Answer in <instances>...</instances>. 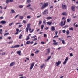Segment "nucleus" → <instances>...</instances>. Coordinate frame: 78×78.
Wrapping results in <instances>:
<instances>
[{"mask_svg":"<svg viewBox=\"0 0 78 78\" xmlns=\"http://www.w3.org/2000/svg\"><path fill=\"white\" fill-rule=\"evenodd\" d=\"M62 8L63 9H66L67 8V6H66V5L62 4Z\"/></svg>","mask_w":78,"mask_h":78,"instance_id":"nucleus-5","label":"nucleus"},{"mask_svg":"<svg viewBox=\"0 0 78 78\" xmlns=\"http://www.w3.org/2000/svg\"><path fill=\"white\" fill-rule=\"evenodd\" d=\"M44 25H42L41 26V29L42 30H43L44 28Z\"/></svg>","mask_w":78,"mask_h":78,"instance_id":"nucleus-30","label":"nucleus"},{"mask_svg":"<svg viewBox=\"0 0 78 78\" xmlns=\"http://www.w3.org/2000/svg\"><path fill=\"white\" fill-rule=\"evenodd\" d=\"M21 51L20 50L17 52V54H19V55H20L21 53Z\"/></svg>","mask_w":78,"mask_h":78,"instance_id":"nucleus-16","label":"nucleus"},{"mask_svg":"<svg viewBox=\"0 0 78 78\" xmlns=\"http://www.w3.org/2000/svg\"><path fill=\"white\" fill-rule=\"evenodd\" d=\"M75 7L74 5H73L71 6V10L73 11H75Z\"/></svg>","mask_w":78,"mask_h":78,"instance_id":"nucleus-8","label":"nucleus"},{"mask_svg":"<svg viewBox=\"0 0 78 78\" xmlns=\"http://www.w3.org/2000/svg\"><path fill=\"white\" fill-rule=\"evenodd\" d=\"M61 62L59 61L58 62H56L55 65H56V66H58L60 64H61Z\"/></svg>","mask_w":78,"mask_h":78,"instance_id":"nucleus-6","label":"nucleus"},{"mask_svg":"<svg viewBox=\"0 0 78 78\" xmlns=\"http://www.w3.org/2000/svg\"><path fill=\"white\" fill-rule=\"evenodd\" d=\"M41 23H42V21H39V23L38 25H41Z\"/></svg>","mask_w":78,"mask_h":78,"instance_id":"nucleus-44","label":"nucleus"},{"mask_svg":"<svg viewBox=\"0 0 78 78\" xmlns=\"http://www.w3.org/2000/svg\"><path fill=\"white\" fill-rule=\"evenodd\" d=\"M44 64H44L42 65L41 66V69H42V68L43 67H44Z\"/></svg>","mask_w":78,"mask_h":78,"instance_id":"nucleus-41","label":"nucleus"},{"mask_svg":"<svg viewBox=\"0 0 78 78\" xmlns=\"http://www.w3.org/2000/svg\"><path fill=\"white\" fill-rule=\"evenodd\" d=\"M33 31H34V29H32V31H30V33H33Z\"/></svg>","mask_w":78,"mask_h":78,"instance_id":"nucleus-56","label":"nucleus"},{"mask_svg":"<svg viewBox=\"0 0 78 78\" xmlns=\"http://www.w3.org/2000/svg\"><path fill=\"white\" fill-rule=\"evenodd\" d=\"M19 24H21V23H20V22H19L16 23V25H19Z\"/></svg>","mask_w":78,"mask_h":78,"instance_id":"nucleus-51","label":"nucleus"},{"mask_svg":"<svg viewBox=\"0 0 78 78\" xmlns=\"http://www.w3.org/2000/svg\"><path fill=\"white\" fill-rule=\"evenodd\" d=\"M8 34H9V33H6L5 34H4V36H6L7 35H8Z\"/></svg>","mask_w":78,"mask_h":78,"instance_id":"nucleus-33","label":"nucleus"},{"mask_svg":"<svg viewBox=\"0 0 78 78\" xmlns=\"http://www.w3.org/2000/svg\"><path fill=\"white\" fill-rule=\"evenodd\" d=\"M55 35L56 36H57V35H58V31L55 32Z\"/></svg>","mask_w":78,"mask_h":78,"instance_id":"nucleus-62","label":"nucleus"},{"mask_svg":"<svg viewBox=\"0 0 78 78\" xmlns=\"http://www.w3.org/2000/svg\"><path fill=\"white\" fill-rule=\"evenodd\" d=\"M62 32L63 33H66V30H63Z\"/></svg>","mask_w":78,"mask_h":78,"instance_id":"nucleus-48","label":"nucleus"},{"mask_svg":"<svg viewBox=\"0 0 78 78\" xmlns=\"http://www.w3.org/2000/svg\"><path fill=\"white\" fill-rule=\"evenodd\" d=\"M22 25H19V27H18V28H20V27H22Z\"/></svg>","mask_w":78,"mask_h":78,"instance_id":"nucleus-59","label":"nucleus"},{"mask_svg":"<svg viewBox=\"0 0 78 78\" xmlns=\"http://www.w3.org/2000/svg\"><path fill=\"white\" fill-rule=\"evenodd\" d=\"M29 39H30V37L27 36V38L26 39V41H28V40H29Z\"/></svg>","mask_w":78,"mask_h":78,"instance_id":"nucleus-37","label":"nucleus"},{"mask_svg":"<svg viewBox=\"0 0 78 78\" xmlns=\"http://www.w3.org/2000/svg\"><path fill=\"white\" fill-rule=\"evenodd\" d=\"M61 41H62V44H65V40H62Z\"/></svg>","mask_w":78,"mask_h":78,"instance_id":"nucleus-20","label":"nucleus"},{"mask_svg":"<svg viewBox=\"0 0 78 78\" xmlns=\"http://www.w3.org/2000/svg\"><path fill=\"white\" fill-rule=\"evenodd\" d=\"M46 23L47 24V25H51L52 23V22H46Z\"/></svg>","mask_w":78,"mask_h":78,"instance_id":"nucleus-10","label":"nucleus"},{"mask_svg":"<svg viewBox=\"0 0 78 78\" xmlns=\"http://www.w3.org/2000/svg\"><path fill=\"white\" fill-rule=\"evenodd\" d=\"M66 33L67 34V35H69V33H70V31H69V30H67L66 31Z\"/></svg>","mask_w":78,"mask_h":78,"instance_id":"nucleus-22","label":"nucleus"},{"mask_svg":"<svg viewBox=\"0 0 78 78\" xmlns=\"http://www.w3.org/2000/svg\"><path fill=\"white\" fill-rule=\"evenodd\" d=\"M47 19H52V17H48L46 18Z\"/></svg>","mask_w":78,"mask_h":78,"instance_id":"nucleus-35","label":"nucleus"},{"mask_svg":"<svg viewBox=\"0 0 78 78\" xmlns=\"http://www.w3.org/2000/svg\"><path fill=\"white\" fill-rule=\"evenodd\" d=\"M28 29H29V28H28V27L26 28V32H28Z\"/></svg>","mask_w":78,"mask_h":78,"instance_id":"nucleus-27","label":"nucleus"},{"mask_svg":"<svg viewBox=\"0 0 78 78\" xmlns=\"http://www.w3.org/2000/svg\"><path fill=\"white\" fill-rule=\"evenodd\" d=\"M13 41H10L9 42H8L7 43L8 44H12V42Z\"/></svg>","mask_w":78,"mask_h":78,"instance_id":"nucleus-46","label":"nucleus"},{"mask_svg":"<svg viewBox=\"0 0 78 78\" xmlns=\"http://www.w3.org/2000/svg\"><path fill=\"white\" fill-rule=\"evenodd\" d=\"M31 2V0H27V1L26 3H30Z\"/></svg>","mask_w":78,"mask_h":78,"instance_id":"nucleus-15","label":"nucleus"},{"mask_svg":"<svg viewBox=\"0 0 78 78\" xmlns=\"http://www.w3.org/2000/svg\"><path fill=\"white\" fill-rule=\"evenodd\" d=\"M63 23H64L63 21H61V23H59L60 26H63Z\"/></svg>","mask_w":78,"mask_h":78,"instance_id":"nucleus-14","label":"nucleus"},{"mask_svg":"<svg viewBox=\"0 0 78 78\" xmlns=\"http://www.w3.org/2000/svg\"><path fill=\"white\" fill-rule=\"evenodd\" d=\"M5 55V52H3V53H1V55Z\"/></svg>","mask_w":78,"mask_h":78,"instance_id":"nucleus-38","label":"nucleus"},{"mask_svg":"<svg viewBox=\"0 0 78 78\" xmlns=\"http://www.w3.org/2000/svg\"><path fill=\"white\" fill-rule=\"evenodd\" d=\"M20 47V45H15L14 46V47H15V48H17L18 47Z\"/></svg>","mask_w":78,"mask_h":78,"instance_id":"nucleus-19","label":"nucleus"},{"mask_svg":"<svg viewBox=\"0 0 78 78\" xmlns=\"http://www.w3.org/2000/svg\"><path fill=\"white\" fill-rule=\"evenodd\" d=\"M58 42H56L55 43H53V44L54 45H58Z\"/></svg>","mask_w":78,"mask_h":78,"instance_id":"nucleus-17","label":"nucleus"},{"mask_svg":"<svg viewBox=\"0 0 78 78\" xmlns=\"http://www.w3.org/2000/svg\"><path fill=\"white\" fill-rule=\"evenodd\" d=\"M30 25H31V24L30 23L27 24V28H30Z\"/></svg>","mask_w":78,"mask_h":78,"instance_id":"nucleus-24","label":"nucleus"},{"mask_svg":"<svg viewBox=\"0 0 78 78\" xmlns=\"http://www.w3.org/2000/svg\"><path fill=\"white\" fill-rule=\"evenodd\" d=\"M14 64H15V62H12L10 65L9 66L10 67H12L14 66Z\"/></svg>","mask_w":78,"mask_h":78,"instance_id":"nucleus-11","label":"nucleus"},{"mask_svg":"<svg viewBox=\"0 0 78 78\" xmlns=\"http://www.w3.org/2000/svg\"><path fill=\"white\" fill-rule=\"evenodd\" d=\"M42 5L43 6L41 7V9H44V8H45V7L47 6L48 5V3L47 2L45 3H44Z\"/></svg>","mask_w":78,"mask_h":78,"instance_id":"nucleus-1","label":"nucleus"},{"mask_svg":"<svg viewBox=\"0 0 78 78\" xmlns=\"http://www.w3.org/2000/svg\"><path fill=\"white\" fill-rule=\"evenodd\" d=\"M22 34H20L19 36V39H21L22 38Z\"/></svg>","mask_w":78,"mask_h":78,"instance_id":"nucleus-29","label":"nucleus"},{"mask_svg":"<svg viewBox=\"0 0 78 78\" xmlns=\"http://www.w3.org/2000/svg\"><path fill=\"white\" fill-rule=\"evenodd\" d=\"M16 31L17 32H19V29L18 28H17L16 29Z\"/></svg>","mask_w":78,"mask_h":78,"instance_id":"nucleus-57","label":"nucleus"},{"mask_svg":"<svg viewBox=\"0 0 78 78\" xmlns=\"http://www.w3.org/2000/svg\"><path fill=\"white\" fill-rule=\"evenodd\" d=\"M31 6V4H29L26 7V8H28V7H29V6Z\"/></svg>","mask_w":78,"mask_h":78,"instance_id":"nucleus-26","label":"nucleus"},{"mask_svg":"<svg viewBox=\"0 0 78 78\" xmlns=\"http://www.w3.org/2000/svg\"><path fill=\"white\" fill-rule=\"evenodd\" d=\"M41 44H45V42H41Z\"/></svg>","mask_w":78,"mask_h":78,"instance_id":"nucleus-60","label":"nucleus"},{"mask_svg":"<svg viewBox=\"0 0 78 78\" xmlns=\"http://www.w3.org/2000/svg\"><path fill=\"white\" fill-rule=\"evenodd\" d=\"M23 23H24L25 24V23H26V21H25V20H23Z\"/></svg>","mask_w":78,"mask_h":78,"instance_id":"nucleus-54","label":"nucleus"},{"mask_svg":"<svg viewBox=\"0 0 78 78\" xmlns=\"http://www.w3.org/2000/svg\"><path fill=\"white\" fill-rule=\"evenodd\" d=\"M18 16H19V14H18V15H16V16H15V19H16V18H17V17H18Z\"/></svg>","mask_w":78,"mask_h":78,"instance_id":"nucleus-49","label":"nucleus"},{"mask_svg":"<svg viewBox=\"0 0 78 78\" xmlns=\"http://www.w3.org/2000/svg\"><path fill=\"white\" fill-rule=\"evenodd\" d=\"M41 15H40V16H37V18H39V17H41Z\"/></svg>","mask_w":78,"mask_h":78,"instance_id":"nucleus-58","label":"nucleus"},{"mask_svg":"<svg viewBox=\"0 0 78 78\" xmlns=\"http://www.w3.org/2000/svg\"><path fill=\"white\" fill-rule=\"evenodd\" d=\"M69 30H72V31H73V28L72 27H71L69 28Z\"/></svg>","mask_w":78,"mask_h":78,"instance_id":"nucleus-50","label":"nucleus"},{"mask_svg":"<svg viewBox=\"0 0 78 78\" xmlns=\"http://www.w3.org/2000/svg\"><path fill=\"white\" fill-rule=\"evenodd\" d=\"M19 32H16L15 33V34H18Z\"/></svg>","mask_w":78,"mask_h":78,"instance_id":"nucleus-64","label":"nucleus"},{"mask_svg":"<svg viewBox=\"0 0 78 78\" xmlns=\"http://www.w3.org/2000/svg\"><path fill=\"white\" fill-rule=\"evenodd\" d=\"M34 63H32L30 65V70H32V69L33 68V67H34Z\"/></svg>","mask_w":78,"mask_h":78,"instance_id":"nucleus-4","label":"nucleus"},{"mask_svg":"<svg viewBox=\"0 0 78 78\" xmlns=\"http://www.w3.org/2000/svg\"><path fill=\"white\" fill-rule=\"evenodd\" d=\"M19 8H23V6L22 5H20L19 6Z\"/></svg>","mask_w":78,"mask_h":78,"instance_id":"nucleus-42","label":"nucleus"},{"mask_svg":"<svg viewBox=\"0 0 78 78\" xmlns=\"http://www.w3.org/2000/svg\"><path fill=\"white\" fill-rule=\"evenodd\" d=\"M51 56H49L48 57V58L47 59V60L46 61H49V60H50V58H51Z\"/></svg>","mask_w":78,"mask_h":78,"instance_id":"nucleus-13","label":"nucleus"},{"mask_svg":"<svg viewBox=\"0 0 78 78\" xmlns=\"http://www.w3.org/2000/svg\"><path fill=\"white\" fill-rule=\"evenodd\" d=\"M48 51H47V53H50V49H47Z\"/></svg>","mask_w":78,"mask_h":78,"instance_id":"nucleus-32","label":"nucleus"},{"mask_svg":"<svg viewBox=\"0 0 78 78\" xmlns=\"http://www.w3.org/2000/svg\"><path fill=\"white\" fill-rule=\"evenodd\" d=\"M51 29V31H55L56 28H55V27H54V26H52Z\"/></svg>","mask_w":78,"mask_h":78,"instance_id":"nucleus-12","label":"nucleus"},{"mask_svg":"<svg viewBox=\"0 0 78 78\" xmlns=\"http://www.w3.org/2000/svg\"><path fill=\"white\" fill-rule=\"evenodd\" d=\"M70 56H73V54H72V53H70Z\"/></svg>","mask_w":78,"mask_h":78,"instance_id":"nucleus-40","label":"nucleus"},{"mask_svg":"<svg viewBox=\"0 0 78 78\" xmlns=\"http://www.w3.org/2000/svg\"><path fill=\"white\" fill-rule=\"evenodd\" d=\"M36 37V35H35L34 36H32L31 38H35V37Z\"/></svg>","mask_w":78,"mask_h":78,"instance_id":"nucleus-43","label":"nucleus"},{"mask_svg":"<svg viewBox=\"0 0 78 78\" xmlns=\"http://www.w3.org/2000/svg\"><path fill=\"white\" fill-rule=\"evenodd\" d=\"M37 38H35V39H34L33 40V41H37Z\"/></svg>","mask_w":78,"mask_h":78,"instance_id":"nucleus-55","label":"nucleus"},{"mask_svg":"<svg viewBox=\"0 0 78 78\" xmlns=\"http://www.w3.org/2000/svg\"><path fill=\"white\" fill-rule=\"evenodd\" d=\"M44 37H47V34H44Z\"/></svg>","mask_w":78,"mask_h":78,"instance_id":"nucleus-63","label":"nucleus"},{"mask_svg":"<svg viewBox=\"0 0 78 78\" xmlns=\"http://www.w3.org/2000/svg\"><path fill=\"white\" fill-rule=\"evenodd\" d=\"M7 8V6H6L5 7H4L3 8L4 9H6V8Z\"/></svg>","mask_w":78,"mask_h":78,"instance_id":"nucleus-61","label":"nucleus"},{"mask_svg":"<svg viewBox=\"0 0 78 78\" xmlns=\"http://www.w3.org/2000/svg\"><path fill=\"white\" fill-rule=\"evenodd\" d=\"M71 21V19L69 18V19H68L67 20V22H70Z\"/></svg>","mask_w":78,"mask_h":78,"instance_id":"nucleus-18","label":"nucleus"},{"mask_svg":"<svg viewBox=\"0 0 78 78\" xmlns=\"http://www.w3.org/2000/svg\"><path fill=\"white\" fill-rule=\"evenodd\" d=\"M66 20H64V24L63 25V26H64V25H65V24H66Z\"/></svg>","mask_w":78,"mask_h":78,"instance_id":"nucleus-52","label":"nucleus"},{"mask_svg":"<svg viewBox=\"0 0 78 78\" xmlns=\"http://www.w3.org/2000/svg\"><path fill=\"white\" fill-rule=\"evenodd\" d=\"M62 15H64L65 16H67V13L66 12H63L62 14Z\"/></svg>","mask_w":78,"mask_h":78,"instance_id":"nucleus-25","label":"nucleus"},{"mask_svg":"<svg viewBox=\"0 0 78 78\" xmlns=\"http://www.w3.org/2000/svg\"><path fill=\"white\" fill-rule=\"evenodd\" d=\"M68 60H69V58L68 57H66L65 60L64 62H63V64L65 65L67 63V62Z\"/></svg>","mask_w":78,"mask_h":78,"instance_id":"nucleus-3","label":"nucleus"},{"mask_svg":"<svg viewBox=\"0 0 78 78\" xmlns=\"http://www.w3.org/2000/svg\"><path fill=\"white\" fill-rule=\"evenodd\" d=\"M67 38H69V37H72L70 36H67L66 37Z\"/></svg>","mask_w":78,"mask_h":78,"instance_id":"nucleus-53","label":"nucleus"},{"mask_svg":"<svg viewBox=\"0 0 78 78\" xmlns=\"http://www.w3.org/2000/svg\"><path fill=\"white\" fill-rule=\"evenodd\" d=\"M49 28H48V27H46L45 28V30H48V29H49Z\"/></svg>","mask_w":78,"mask_h":78,"instance_id":"nucleus-47","label":"nucleus"},{"mask_svg":"<svg viewBox=\"0 0 78 78\" xmlns=\"http://www.w3.org/2000/svg\"><path fill=\"white\" fill-rule=\"evenodd\" d=\"M11 11L12 12V13H15V11L14 10H11Z\"/></svg>","mask_w":78,"mask_h":78,"instance_id":"nucleus-31","label":"nucleus"},{"mask_svg":"<svg viewBox=\"0 0 78 78\" xmlns=\"http://www.w3.org/2000/svg\"><path fill=\"white\" fill-rule=\"evenodd\" d=\"M30 44V41H27L26 44H27V45H28V44Z\"/></svg>","mask_w":78,"mask_h":78,"instance_id":"nucleus-23","label":"nucleus"},{"mask_svg":"<svg viewBox=\"0 0 78 78\" xmlns=\"http://www.w3.org/2000/svg\"><path fill=\"white\" fill-rule=\"evenodd\" d=\"M48 11L47 9H45L43 12V14L44 15H47L48 14Z\"/></svg>","mask_w":78,"mask_h":78,"instance_id":"nucleus-2","label":"nucleus"},{"mask_svg":"<svg viewBox=\"0 0 78 78\" xmlns=\"http://www.w3.org/2000/svg\"><path fill=\"white\" fill-rule=\"evenodd\" d=\"M19 19H23V16H20Z\"/></svg>","mask_w":78,"mask_h":78,"instance_id":"nucleus-28","label":"nucleus"},{"mask_svg":"<svg viewBox=\"0 0 78 78\" xmlns=\"http://www.w3.org/2000/svg\"><path fill=\"white\" fill-rule=\"evenodd\" d=\"M39 50H37L35 52V53L37 54L39 53Z\"/></svg>","mask_w":78,"mask_h":78,"instance_id":"nucleus-34","label":"nucleus"},{"mask_svg":"<svg viewBox=\"0 0 78 78\" xmlns=\"http://www.w3.org/2000/svg\"><path fill=\"white\" fill-rule=\"evenodd\" d=\"M9 2H14V0H6V3L8 4V3H9Z\"/></svg>","mask_w":78,"mask_h":78,"instance_id":"nucleus-7","label":"nucleus"},{"mask_svg":"<svg viewBox=\"0 0 78 78\" xmlns=\"http://www.w3.org/2000/svg\"><path fill=\"white\" fill-rule=\"evenodd\" d=\"M56 37H58V36H55L53 37V39H55V38H56Z\"/></svg>","mask_w":78,"mask_h":78,"instance_id":"nucleus-45","label":"nucleus"},{"mask_svg":"<svg viewBox=\"0 0 78 78\" xmlns=\"http://www.w3.org/2000/svg\"><path fill=\"white\" fill-rule=\"evenodd\" d=\"M46 22V20H44L43 22V24H44V25H46V23L45 22Z\"/></svg>","mask_w":78,"mask_h":78,"instance_id":"nucleus-21","label":"nucleus"},{"mask_svg":"<svg viewBox=\"0 0 78 78\" xmlns=\"http://www.w3.org/2000/svg\"><path fill=\"white\" fill-rule=\"evenodd\" d=\"M12 24H14V22H12V23H11L9 24V26L10 27L12 25Z\"/></svg>","mask_w":78,"mask_h":78,"instance_id":"nucleus-39","label":"nucleus"},{"mask_svg":"<svg viewBox=\"0 0 78 78\" xmlns=\"http://www.w3.org/2000/svg\"><path fill=\"white\" fill-rule=\"evenodd\" d=\"M27 19H30V18H31V17L30 16H27Z\"/></svg>","mask_w":78,"mask_h":78,"instance_id":"nucleus-36","label":"nucleus"},{"mask_svg":"<svg viewBox=\"0 0 78 78\" xmlns=\"http://www.w3.org/2000/svg\"><path fill=\"white\" fill-rule=\"evenodd\" d=\"M0 23L2 24H6V22L5 21H2L0 22Z\"/></svg>","mask_w":78,"mask_h":78,"instance_id":"nucleus-9","label":"nucleus"}]
</instances>
